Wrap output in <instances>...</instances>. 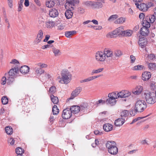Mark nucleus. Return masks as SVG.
<instances>
[{"label": "nucleus", "instance_id": "obj_1", "mask_svg": "<svg viewBox=\"0 0 156 156\" xmlns=\"http://www.w3.org/2000/svg\"><path fill=\"white\" fill-rule=\"evenodd\" d=\"M142 96L149 104H153L156 102V96L154 92L145 90L142 93Z\"/></svg>", "mask_w": 156, "mask_h": 156}, {"label": "nucleus", "instance_id": "obj_2", "mask_svg": "<svg viewBox=\"0 0 156 156\" xmlns=\"http://www.w3.org/2000/svg\"><path fill=\"white\" fill-rule=\"evenodd\" d=\"M62 77L59 80V82L61 83L68 84L71 80L72 75L67 70H63L61 72Z\"/></svg>", "mask_w": 156, "mask_h": 156}, {"label": "nucleus", "instance_id": "obj_3", "mask_svg": "<svg viewBox=\"0 0 156 156\" xmlns=\"http://www.w3.org/2000/svg\"><path fill=\"white\" fill-rule=\"evenodd\" d=\"M147 107V103L145 101L143 100H137L135 103V110L138 112H143Z\"/></svg>", "mask_w": 156, "mask_h": 156}, {"label": "nucleus", "instance_id": "obj_4", "mask_svg": "<svg viewBox=\"0 0 156 156\" xmlns=\"http://www.w3.org/2000/svg\"><path fill=\"white\" fill-rule=\"evenodd\" d=\"M106 147L108 149L109 153L112 154H116L118 152V149L116 146V144L114 141H108L105 144Z\"/></svg>", "mask_w": 156, "mask_h": 156}, {"label": "nucleus", "instance_id": "obj_5", "mask_svg": "<svg viewBox=\"0 0 156 156\" xmlns=\"http://www.w3.org/2000/svg\"><path fill=\"white\" fill-rule=\"evenodd\" d=\"M124 28L123 26L120 27L113 31L112 32L109 33L107 35L108 37L114 38L116 37L118 35L122 36L123 34Z\"/></svg>", "mask_w": 156, "mask_h": 156}, {"label": "nucleus", "instance_id": "obj_6", "mask_svg": "<svg viewBox=\"0 0 156 156\" xmlns=\"http://www.w3.org/2000/svg\"><path fill=\"white\" fill-rule=\"evenodd\" d=\"M80 3V0H66L65 7L66 9H74L76 5H79Z\"/></svg>", "mask_w": 156, "mask_h": 156}, {"label": "nucleus", "instance_id": "obj_7", "mask_svg": "<svg viewBox=\"0 0 156 156\" xmlns=\"http://www.w3.org/2000/svg\"><path fill=\"white\" fill-rule=\"evenodd\" d=\"M108 98L106 100V102L108 104L113 106L115 104L116 100V99L118 98H117V94L116 92H112L108 94Z\"/></svg>", "mask_w": 156, "mask_h": 156}, {"label": "nucleus", "instance_id": "obj_8", "mask_svg": "<svg viewBox=\"0 0 156 156\" xmlns=\"http://www.w3.org/2000/svg\"><path fill=\"white\" fill-rule=\"evenodd\" d=\"M143 27L140 29V34L143 36H147L149 32L148 28L150 26V24L146 21H143L142 23Z\"/></svg>", "mask_w": 156, "mask_h": 156}, {"label": "nucleus", "instance_id": "obj_9", "mask_svg": "<svg viewBox=\"0 0 156 156\" xmlns=\"http://www.w3.org/2000/svg\"><path fill=\"white\" fill-rule=\"evenodd\" d=\"M95 59L98 62H103L105 60L106 57L104 55L103 52L98 51L95 54Z\"/></svg>", "mask_w": 156, "mask_h": 156}, {"label": "nucleus", "instance_id": "obj_10", "mask_svg": "<svg viewBox=\"0 0 156 156\" xmlns=\"http://www.w3.org/2000/svg\"><path fill=\"white\" fill-rule=\"evenodd\" d=\"M72 115V113L71 111L69 108H66L64 109L62 114V118L65 119H69Z\"/></svg>", "mask_w": 156, "mask_h": 156}, {"label": "nucleus", "instance_id": "obj_11", "mask_svg": "<svg viewBox=\"0 0 156 156\" xmlns=\"http://www.w3.org/2000/svg\"><path fill=\"white\" fill-rule=\"evenodd\" d=\"M131 95L130 92L126 90H122L117 93V98H123L128 97Z\"/></svg>", "mask_w": 156, "mask_h": 156}, {"label": "nucleus", "instance_id": "obj_12", "mask_svg": "<svg viewBox=\"0 0 156 156\" xmlns=\"http://www.w3.org/2000/svg\"><path fill=\"white\" fill-rule=\"evenodd\" d=\"M82 90V88L81 87H78L76 88L75 90L73 91L71 94V96L70 98L67 99L69 100L71 99H73L75 97L77 96L81 92Z\"/></svg>", "mask_w": 156, "mask_h": 156}, {"label": "nucleus", "instance_id": "obj_13", "mask_svg": "<svg viewBox=\"0 0 156 156\" xmlns=\"http://www.w3.org/2000/svg\"><path fill=\"white\" fill-rule=\"evenodd\" d=\"M103 53L105 57H106L107 58L112 57L113 59H114L115 58L114 56L112 51L109 48H105V49Z\"/></svg>", "mask_w": 156, "mask_h": 156}, {"label": "nucleus", "instance_id": "obj_14", "mask_svg": "<svg viewBox=\"0 0 156 156\" xmlns=\"http://www.w3.org/2000/svg\"><path fill=\"white\" fill-rule=\"evenodd\" d=\"M135 5L137 8L144 12L147 11L149 8L146 4L143 3H140V5L138 3H135Z\"/></svg>", "mask_w": 156, "mask_h": 156}, {"label": "nucleus", "instance_id": "obj_15", "mask_svg": "<svg viewBox=\"0 0 156 156\" xmlns=\"http://www.w3.org/2000/svg\"><path fill=\"white\" fill-rule=\"evenodd\" d=\"M49 14L50 17L55 18L58 16V12L57 9L55 8H52L49 10Z\"/></svg>", "mask_w": 156, "mask_h": 156}, {"label": "nucleus", "instance_id": "obj_16", "mask_svg": "<svg viewBox=\"0 0 156 156\" xmlns=\"http://www.w3.org/2000/svg\"><path fill=\"white\" fill-rule=\"evenodd\" d=\"M139 46L142 48H144L147 43L146 38L144 37H140L138 41Z\"/></svg>", "mask_w": 156, "mask_h": 156}, {"label": "nucleus", "instance_id": "obj_17", "mask_svg": "<svg viewBox=\"0 0 156 156\" xmlns=\"http://www.w3.org/2000/svg\"><path fill=\"white\" fill-rule=\"evenodd\" d=\"M103 5L101 2L96 1H92L91 7L92 9H99L102 7Z\"/></svg>", "mask_w": 156, "mask_h": 156}, {"label": "nucleus", "instance_id": "obj_18", "mask_svg": "<svg viewBox=\"0 0 156 156\" xmlns=\"http://www.w3.org/2000/svg\"><path fill=\"white\" fill-rule=\"evenodd\" d=\"M19 71V69L17 66L11 69L9 73V76H14Z\"/></svg>", "mask_w": 156, "mask_h": 156}, {"label": "nucleus", "instance_id": "obj_19", "mask_svg": "<svg viewBox=\"0 0 156 156\" xmlns=\"http://www.w3.org/2000/svg\"><path fill=\"white\" fill-rule=\"evenodd\" d=\"M155 17L154 15H151L147 16L145 17V20L144 21H146L149 24L150 23H153L155 20Z\"/></svg>", "mask_w": 156, "mask_h": 156}, {"label": "nucleus", "instance_id": "obj_20", "mask_svg": "<svg viewBox=\"0 0 156 156\" xmlns=\"http://www.w3.org/2000/svg\"><path fill=\"white\" fill-rule=\"evenodd\" d=\"M151 77V74L150 72L145 71L142 75V79L144 81L149 79Z\"/></svg>", "mask_w": 156, "mask_h": 156}, {"label": "nucleus", "instance_id": "obj_21", "mask_svg": "<svg viewBox=\"0 0 156 156\" xmlns=\"http://www.w3.org/2000/svg\"><path fill=\"white\" fill-rule=\"evenodd\" d=\"M124 119L121 118H118L115 121V125L117 126H122L124 123Z\"/></svg>", "mask_w": 156, "mask_h": 156}, {"label": "nucleus", "instance_id": "obj_22", "mask_svg": "<svg viewBox=\"0 0 156 156\" xmlns=\"http://www.w3.org/2000/svg\"><path fill=\"white\" fill-rule=\"evenodd\" d=\"M30 69L29 67L27 66H21L20 69V72L24 74H27L29 72Z\"/></svg>", "mask_w": 156, "mask_h": 156}, {"label": "nucleus", "instance_id": "obj_23", "mask_svg": "<svg viewBox=\"0 0 156 156\" xmlns=\"http://www.w3.org/2000/svg\"><path fill=\"white\" fill-rule=\"evenodd\" d=\"M43 33L42 30H40L39 31L37 35V37L36 39V42H37V44L38 43L41 41L43 37Z\"/></svg>", "mask_w": 156, "mask_h": 156}, {"label": "nucleus", "instance_id": "obj_24", "mask_svg": "<svg viewBox=\"0 0 156 156\" xmlns=\"http://www.w3.org/2000/svg\"><path fill=\"white\" fill-rule=\"evenodd\" d=\"M80 108L79 106L74 105L71 106L69 109L71 111L72 113H73L74 114H76L79 112Z\"/></svg>", "mask_w": 156, "mask_h": 156}, {"label": "nucleus", "instance_id": "obj_25", "mask_svg": "<svg viewBox=\"0 0 156 156\" xmlns=\"http://www.w3.org/2000/svg\"><path fill=\"white\" fill-rule=\"evenodd\" d=\"M103 128L105 131L108 132L112 130L113 126L110 123H106L104 125Z\"/></svg>", "mask_w": 156, "mask_h": 156}, {"label": "nucleus", "instance_id": "obj_26", "mask_svg": "<svg viewBox=\"0 0 156 156\" xmlns=\"http://www.w3.org/2000/svg\"><path fill=\"white\" fill-rule=\"evenodd\" d=\"M68 9L65 12V16L67 19L71 18L73 15L72 11L74 9Z\"/></svg>", "mask_w": 156, "mask_h": 156}, {"label": "nucleus", "instance_id": "obj_27", "mask_svg": "<svg viewBox=\"0 0 156 156\" xmlns=\"http://www.w3.org/2000/svg\"><path fill=\"white\" fill-rule=\"evenodd\" d=\"M143 90V87L140 86H137L135 90L133 92L135 94H139Z\"/></svg>", "mask_w": 156, "mask_h": 156}, {"label": "nucleus", "instance_id": "obj_28", "mask_svg": "<svg viewBox=\"0 0 156 156\" xmlns=\"http://www.w3.org/2000/svg\"><path fill=\"white\" fill-rule=\"evenodd\" d=\"M58 3L57 2L53 0V1H50L47 2L46 5L47 7L50 8L53 7L55 4Z\"/></svg>", "mask_w": 156, "mask_h": 156}, {"label": "nucleus", "instance_id": "obj_29", "mask_svg": "<svg viewBox=\"0 0 156 156\" xmlns=\"http://www.w3.org/2000/svg\"><path fill=\"white\" fill-rule=\"evenodd\" d=\"M50 97L51 101L54 104H57L58 103V100L57 97L54 96L53 94H51Z\"/></svg>", "mask_w": 156, "mask_h": 156}, {"label": "nucleus", "instance_id": "obj_30", "mask_svg": "<svg viewBox=\"0 0 156 156\" xmlns=\"http://www.w3.org/2000/svg\"><path fill=\"white\" fill-rule=\"evenodd\" d=\"M144 68V67L143 66L138 65L133 67L132 68V69L133 70H141Z\"/></svg>", "mask_w": 156, "mask_h": 156}, {"label": "nucleus", "instance_id": "obj_31", "mask_svg": "<svg viewBox=\"0 0 156 156\" xmlns=\"http://www.w3.org/2000/svg\"><path fill=\"white\" fill-rule=\"evenodd\" d=\"M34 71L36 74L39 75H41L44 72V71L41 68L37 67L34 68Z\"/></svg>", "mask_w": 156, "mask_h": 156}, {"label": "nucleus", "instance_id": "obj_32", "mask_svg": "<svg viewBox=\"0 0 156 156\" xmlns=\"http://www.w3.org/2000/svg\"><path fill=\"white\" fill-rule=\"evenodd\" d=\"M123 32V34L122 36L126 37L130 36L131 35L132 33V31L130 30H124Z\"/></svg>", "mask_w": 156, "mask_h": 156}, {"label": "nucleus", "instance_id": "obj_33", "mask_svg": "<svg viewBox=\"0 0 156 156\" xmlns=\"http://www.w3.org/2000/svg\"><path fill=\"white\" fill-rule=\"evenodd\" d=\"M54 26L53 22L49 21L45 23V27L48 28H50L53 27Z\"/></svg>", "mask_w": 156, "mask_h": 156}, {"label": "nucleus", "instance_id": "obj_34", "mask_svg": "<svg viewBox=\"0 0 156 156\" xmlns=\"http://www.w3.org/2000/svg\"><path fill=\"white\" fill-rule=\"evenodd\" d=\"M126 19L125 18L122 17H120L116 20L115 23V24L122 23L125 21Z\"/></svg>", "mask_w": 156, "mask_h": 156}, {"label": "nucleus", "instance_id": "obj_35", "mask_svg": "<svg viewBox=\"0 0 156 156\" xmlns=\"http://www.w3.org/2000/svg\"><path fill=\"white\" fill-rule=\"evenodd\" d=\"M24 152V150L22 148L18 147L16 149V152L17 155L23 154Z\"/></svg>", "mask_w": 156, "mask_h": 156}, {"label": "nucleus", "instance_id": "obj_36", "mask_svg": "<svg viewBox=\"0 0 156 156\" xmlns=\"http://www.w3.org/2000/svg\"><path fill=\"white\" fill-rule=\"evenodd\" d=\"M76 32V31L75 30L66 31L65 32V35L66 37H70L71 36L73 35Z\"/></svg>", "mask_w": 156, "mask_h": 156}, {"label": "nucleus", "instance_id": "obj_37", "mask_svg": "<svg viewBox=\"0 0 156 156\" xmlns=\"http://www.w3.org/2000/svg\"><path fill=\"white\" fill-rule=\"evenodd\" d=\"M52 111L54 115H57L59 112V109L57 108V106L54 105L52 108Z\"/></svg>", "mask_w": 156, "mask_h": 156}, {"label": "nucleus", "instance_id": "obj_38", "mask_svg": "<svg viewBox=\"0 0 156 156\" xmlns=\"http://www.w3.org/2000/svg\"><path fill=\"white\" fill-rule=\"evenodd\" d=\"M6 133L9 135H10L12 133V129L10 126H8L5 128Z\"/></svg>", "mask_w": 156, "mask_h": 156}, {"label": "nucleus", "instance_id": "obj_39", "mask_svg": "<svg viewBox=\"0 0 156 156\" xmlns=\"http://www.w3.org/2000/svg\"><path fill=\"white\" fill-rule=\"evenodd\" d=\"M148 67L151 70H156V64L153 63H150L148 64Z\"/></svg>", "mask_w": 156, "mask_h": 156}, {"label": "nucleus", "instance_id": "obj_40", "mask_svg": "<svg viewBox=\"0 0 156 156\" xmlns=\"http://www.w3.org/2000/svg\"><path fill=\"white\" fill-rule=\"evenodd\" d=\"M113 53L114 56L115 57H119L122 55L121 51L119 50L115 51Z\"/></svg>", "mask_w": 156, "mask_h": 156}, {"label": "nucleus", "instance_id": "obj_41", "mask_svg": "<svg viewBox=\"0 0 156 156\" xmlns=\"http://www.w3.org/2000/svg\"><path fill=\"white\" fill-rule=\"evenodd\" d=\"M92 1H84L83 2V5L87 7H91Z\"/></svg>", "mask_w": 156, "mask_h": 156}, {"label": "nucleus", "instance_id": "obj_42", "mask_svg": "<svg viewBox=\"0 0 156 156\" xmlns=\"http://www.w3.org/2000/svg\"><path fill=\"white\" fill-rule=\"evenodd\" d=\"M103 68H100L97 69H94L92 70L91 72V74L93 75L94 74H96L100 73L103 71Z\"/></svg>", "mask_w": 156, "mask_h": 156}, {"label": "nucleus", "instance_id": "obj_43", "mask_svg": "<svg viewBox=\"0 0 156 156\" xmlns=\"http://www.w3.org/2000/svg\"><path fill=\"white\" fill-rule=\"evenodd\" d=\"M56 88L54 86H52L49 89V93L51 94H54L56 91Z\"/></svg>", "mask_w": 156, "mask_h": 156}, {"label": "nucleus", "instance_id": "obj_44", "mask_svg": "<svg viewBox=\"0 0 156 156\" xmlns=\"http://www.w3.org/2000/svg\"><path fill=\"white\" fill-rule=\"evenodd\" d=\"M2 103L4 105L7 104L8 102V100L6 96H4L1 99Z\"/></svg>", "mask_w": 156, "mask_h": 156}, {"label": "nucleus", "instance_id": "obj_45", "mask_svg": "<svg viewBox=\"0 0 156 156\" xmlns=\"http://www.w3.org/2000/svg\"><path fill=\"white\" fill-rule=\"evenodd\" d=\"M128 115V111L127 110H124L121 113V115L122 117H126Z\"/></svg>", "mask_w": 156, "mask_h": 156}, {"label": "nucleus", "instance_id": "obj_46", "mask_svg": "<svg viewBox=\"0 0 156 156\" xmlns=\"http://www.w3.org/2000/svg\"><path fill=\"white\" fill-rule=\"evenodd\" d=\"M150 89L151 90L155 91L156 90V83L152 82L150 84Z\"/></svg>", "mask_w": 156, "mask_h": 156}, {"label": "nucleus", "instance_id": "obj_47", "mask_svg": "<svg viewBox=\"0 0 156 156\" xmlns=\"http://www.w3.org/2000/svg\"><path fill=\"white\" fill-rule=\"evenodd\" d=\"M14 76H9L8 77L7 80V83L8 84H10L14 81Z\"/></svg>", "mask_w": 156, "mask_h": 156}, {"label": "nucleus", "instance_id": "obj_48", "mask_svg": "<svg viewBox=\"0 0 156 156\" xmlns=\"http://www.w3.org/2000/svg\"><path fill=\"white\" fill-rule=\"evenodd\" d=\"M118 17V16L117 15H114L111 16L108 19L109 21H112L114 20Z\"/></svg>", "mask_w": 156, "mask_h": 156}, {"label": "nucleus", "instance_id": "obj_49", "mask_svg": "<svg viewBox=\"0 0 156 156\" xmlns=\"http://www.w3.org/2000/svg\"><path fill=\"white\" fill-rule=\"evenodd\" d=\"M105 101L101 99L96 102L95 104L97 106H98L99 105H103L105 103Z\"/></svg>", "mask_w": 156, "mask_h": 156}, {"label": "nucleus", "instance_id": "obj_50", "mask_svg": "<svg viewBox=\"0 0 156 156\" xmlns=\"http://www.w3.org/2000/svg\"><path fill=\"white\" fill-rule=\"evenodd\" d=\"M52 51L55 56H58L60 55V51L58 49L54 48L53 49Z\"/></svg>", "mask_w": 156, "mask_h": 156}, {"label": "nucleus", "instance_id": "obj_51", "mask_svg": "<svg viewBox=\"0 0 156 156\" xmlns=\"http://www.w3.org/2000/svg\"><path fill=\"white\" fill-rule=\"evenodd\" d=\"M36 65L40 67L41 68H45L47 67V65L45 64H42L41 63H38L36 64Z\"/></svg>", "mask_w": 156, "mask_h": 156}, {"label": "nucleus", "instance_id": "obj_52", "mask_svg": "<svg viewBox=\"0 0 156 156\" xmlns=\"http://www.w3.org/2000/svg\"><path fill=\"white\" fill-rule=\"evenodd\" d=\"M148 59L149 60H154L156 59V57L153 54H150L148 55Z\"/></svg>", "mask_w": 156, "mask_h": 156}, {"label": "nucleus", "instance_id": "obj_53", "mask_svg": "<svg viewBox=\"0 0 156 156\" xmlns=\"http://www.w3.org/2000/svg\"><path fill=\"white\" fill-rule=\"evenodd\" d=\"M78 12L82 14L85 12V9L81 7H80L78 8Z\"/></svg>", "mask_w": 156, "mask_h": 156}, {"label": "nucleus", "instance_id": "obj_54", "mask_svg": "<svg viewBox=\"0 0 156 156\" xmlns=\"http://www.w3.org/2000/svg\"><path fill=\"white\" fill-rule=\"evenodd\" d=\"M18 12H20L23 9V4L18 3Z\"/></svg>", "mask_w": 156, "mask_h": 156}, {"label": "nucleus", "instance_id": "obj_55", "mask_svg": "<svg viewBox=\"0 0 156 156\" xmlns=\"http://www.w3.org/2000/svg\"><path fill=\"white\" fill-rule=\"evenodd\" d=\"M7 80L6 77L3 76L2 79L1 83L2 85H4L5 84L6 81H7Z\"/></svg>", "mask_w": 156, "mask_h": 156}, {"label": "nucleus", "instance_id": "obj_56", "mask_svg": "<svg viewBox=\"0 0 156 156\" xmlns=\"http://www.w3.org/2000/svg\"><path fill=\"white\" fill-rule=\"evenodd\" d=\"M8 141V142L11 145H14L15 140L13 138H10V139H9Z\"/></svg>", "mask_w": 156, "mask_h": 156}, {"label": "nucleus", "instance_id": "obj_57", "mask_svg": "<svg viewBox=\"0 0 156 156\" xmlns=\"http://www.w3.org/2000/svg\"><path fill=\"white\" fill-rule=\"evenodd\" d=\"M144 17L145 16L144 14L143 13H140L139 15V17L140 19L142 20V22H143V21L144 20Z\"/></svg>", "mask_w": 156, "mask_h": 156}, {"label": "nucleus", "instance_id": "obj_58", "mask_svg": "<svg viewBox=\"0 0 156 156\" xmlns=\"http://www.w3.org/2000/svg\"><path fill=\"white\" fill-rule=\"evenodd\" d=\"M8 5L10 8H12V0H7Z\"/></svg>", "mask_w": 156, "mask_h": 156}, {"label": "nucleus", "instance_id": "obj_59", "mask_svg": "<svg viewBox=\"0 0 156 156\" xmlns=\"http://www.w3.org/2000/svg\"><path fill=\"white\" fill-rule=\"evenodd\" d=\"M94 132L96 135H101L103 134L102 132H100L98 130H95L94 131Z\"/></svg>", "mask_w": 156, "mask_h": 156}, {"label": "nucleus", "instance_id": "obj_60", "mask_svg": "<svg viewBox=\"0 0 156 156\" xmlns=\"http://www.w3.org/2000/svg\"><path fill=\"white\" fill-rule=\"evenodd\" d=\"M130 59H131V63H133L136 59V58L135 56H134L133 55H131L130 56Z\"/></svg>", "mask_w": 156, "mask_h": 156}, {"label": "nucleus", "instance_id": "obj_61", "mask_svg": "<svg viewBox=\"0 0 156 156\" xmlns=\"http://www.w3.org/2000/svg\"><path fill=\"white\" fill-rule=\"evenodd\" d=\"M137 112H138L137 111H136L135 109L134 110H132L130 112V115L132 116H134L136 114Z\"/></svg>", "mask_w": 156, "mask_h": 156}, {"label": "nucleus", "instance_id": "obj_62", "mask_svg": "<svg viewBox=\"0 0 156 156\" xmlns=\"http://www.w3.org/2000/svg\"><path fill=\"white\" fill-rule=\"evenodd\" d=\"M24 5L25 7H27L29 5V0H25Z\"/></svg>", "mask_w": 156, "mask_h": 156}, {"label": "nucleus", "instance_id": "obj_63", "mask_svg": "<svg viewBox=\"0 0 156 156\" xmlns=\"http://www.w3.org/2000/svg\"><path fill=\"white\" fill-rule=\"evenodd\" d=\"M141 119V117H138L137 118L134 119L133 121L132 122L130 123L131 124L134 123V122L137 121L138 120L140 119Z\"/></svg>", "mask_w": 156, "mask_h": 156}, {"label": "nucleus", "instance_id": "obj_64", "mask_svg": "<svg viewBox=\"0 0 156 156\" xmlns=\"http://www.w3.org/2000/svg\"><path fill=\"white\" fill-rule=\"evenodd\" d=\"M50 37V35H47L45 36V39L43 40V41L44 42H47L49 39Z\"/></svg>", "mask_w": 156, "mask_h": 156}]
</instances>
